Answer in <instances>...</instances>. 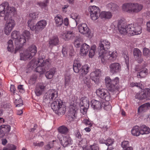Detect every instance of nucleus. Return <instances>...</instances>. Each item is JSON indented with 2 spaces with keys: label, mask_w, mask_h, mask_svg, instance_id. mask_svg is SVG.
I'll list each match as a JSON object with an SVG mask.
<instances>
[{
  "label": "nucleus",
  "mask_w": 150,
  "mask_h": 150,
  "mask_svg": "<svg viewBox=\"0 0 150 150\" xmlns=\"http://www.w3.org/2000/svg\"><path fill=\"white\" fill-rule=\"evenodd\" d=\"M16 12L15 8L10 7L7 2H4L0 5V16L4 17L5 20H8L4 28V32L6 35L10 33L15 25V21L11 18L8 20L9 14L13 13V14H15Z\"/></svg>",
  "instance_id": "nucleus-1"
},
{
  "label": "nucleus",
  "mask_w": 150,
  "mask_h": 150,
  "mask_svg": "<svg viewBox=\"0 0 150 150\" xmlns=\"http://www.w3.org/2000/svg\"><path fill=\"white\" fill-rule=\"evenodd\" d=\"M110 45V42L107 40H101L99 43L98 50L99 57L103 63L107 59L114 61L117 58V53L116 52H112L108 51Z\"/></svg>",
  "instance_id": "nucleus-2"
},
{
  "label": "nucleus",
  "mask_w": 150,
  "mask_h": 150,
  "mask_svg": "<svg viewBox=\"0 0 150 150\" xmlns=\"http://www.w3.org/2000/svg\"><path fill=\"white\" fill-rule=\"evenodd\" d=\"M89 67L87 65H85L81 67V65L79 61L74 60L73 64V70L76 73H79V79L83 78L89 71Z\"/></svg>",
  "instance_id": "nucleus-3"
},
{
  "label": "nucleus",
  "mask_w": 150,
  "mask_h": 150,
  "mask_svg": "<svg viewBox=\"0 0 150 150\" xmlns=\"http://www.w3.org/2000/svg\"><path fill=\"white\" fill-rule=\"evenodd\" d=\"M30 33L29 31L25 30L22 34L19 36V38L15 41L16 47L15 50V53L20 50L26 42V39H28L30 36Z\"/></svg>",
  "instance_id": "nucleus-4"
},
{
  "label": "nucleus",
  "mask_w": 150,
  "mask_h": 150,
  "mask_svg": "<svg viewBox=\"0 0 150 150\" xmlns=\"http://www.w3.org/2000/svg\"><path fill=\"white\" fill-rule=\"evenodd\" d=\"M63 103L62 100L57 98L54 100L51 104V108L59 115H63L66 111V108Z\"/></svg>",
  "instance_id": "nucleus-5"
},
{
  "label": "nucleus",
  "mask_w": 150,
  "mask_h": 150,
  "mask_svg": "<svg viewBox=\"0 0 150 150\" xmlns=\"http://www.w3.org/2000/svg\"><path fill=\"white\" fill-rule=\"evenodd\" d=\"M143 6L137 3H126L122 6L123 10L128 13H137L140 12Z\"/></svg>",
  "instance_id": "nucleus-6"
},
{
  "label": "nucleus",
  "mask_w": 150,
  "mask_h": 150,
  "mask_svg": "<svg viewBox=\"0 0 150 150\" xmlns=\"http://www.w3.org/2000/svg\"><path fill=\"white\" fill-rule=\"evenodd\" d=\"M37 52L36 46L32 45L23 53L20 54V60L24 61L30 60L35 55Z\"/></svg>",
  "instance_id": "nucleus-7"
},
{
  "label": "nucleus",
  "mask_w": 150,
  "mask_h": 150,
  "mask_svg": "<svg viewBox=\"0 0 150 150\" xmlns=\"http://www.w3.org/2000/svg\"><path fill=\"white\" fill-rule=\"evenodd\" d=\"M105 85L109 91H114L116 88V86L119 82V79L118 77H116L112 80L109 76L105 77Z\"/></svg>",
  "instance_id": "nucleus-8"
},
{
  "label": "nucleus",
  "mask_w": 150,
  "mask_h": 150,
  "mask_svg": "<svg viewBox=\"0 0 150 150\" xmlns=\"http://www.w3.org/2000/svg\"><path fill=\"white\" fill-rule=\"evenodd\" d=\"M57 91L54 89L49 90L44 95L43 101V103L45 104L48 105L51 101L57 99Z\"/></svg>",
  "instance_id": "nucleus-9"
},
{
  "label": "nucleus",
  "mask_w": 150,
  "mask_h": 150,
  "mask_svg": "<svg viewBox=\"0 0 150 150\" xmlns=\"http://www.w3.org/2000/svg\"><path fill=\"white\" fill-rule=\"evenodd\" d=\"M96 93L98 96L106 101H109L110 99V93L106 89L99 88L96 90Z\"/></svg>",
  "instance_id": "nucleus-10"
},
{
  "label": "nucleus",
  "mask_w": 150,
  "mask_h": 150,
  "mask_svg": "<svg viewBox=\"0 0 150 150\" xmlns=\"http://www.w3.org/2000/svg\"><path fill=\"white\" fill-rule=\"evenodd\" d=\"M88 10L90 12L91 18L93 20H96L100 17V10L98 7L92 6L89 7Z\"/></svg>",
  "instance_id": "nucleus-11"
},
{
  "label": "nucleus",
  "mask_w": 150,
  "mask_h": 150,
  "mask_svg": "<svg viewBox=\"0 0 150 150\" xmlns=\"http://www.w3.org/2000/svg\"><path fill=\"white\" fill-rule=\"evenodd\" d=\"M87 141L86 139H82L79 142V144L82 146L83 150H99L98 145L97 144H94L90 145L89 146L86 145Z\"/></svg>",
  "instance_id": "nucleus-12"
},
{
  "label": "nucleus",
  "mask_w": 150,
  "mask_h": 150,
  "mask_svg": "<svg viewBox=\"0 0 150 150\" xmlns=\"http://www.w3.org/2000/svg\"><path fill=\"white\" fill-rule=\"evenodd\" d=\"M78 30L81 33L85 35L87 37L90 36L91 33V30L86 24H80L78 26Z\"/></svg>",
  "instance_id": "nucleus-13"
},
{
  "label": "nucleus",
  "mask_w": 150,
  "mask_h": 150,
  "mask_svg": "<svg viewBox=\"0 0 150 150\" xmlns=\"http://www.w3.org/2000/svg\"><path fill=\"white\" fill-rule=\"evenodd\" d=\"M110 71L113 74H115L120 72L121 70L120 64L117 62L111 64L109 66Z\"/></svg>",
  "instance_id": "nucleus-14"
},
{
  "label": "nucleus",
  "mask_w": 150,
  "mask_h": 150,
  "mask_svg": "<svg viewBox=\"0 0 150 150\" xmlns=\"http://www.w3.org/2000/svg\"><path fill=\"white\" fill-rule=\"evenodd\" d=\"M61 144L64 147H68L72 144V141L69 135L63 137L60 140Z\"/></svg>",
  "instance_id": "nucleus-15"
},
{
  "label": "nucleus",
  "mask_w": 150,
  "mask_h": 150,
  "mask_svg": "<svg viewBox=\"0 0 150 150\" xmlns=\"http://www.w3.org/2000/svg\"><path fill=\"white\" fill-rule=\"evenodd\" d=\"M47 24V21L45 20H42L36 24V32L38 33L46 27Z\"/></svg>",
  "instance_id": "nucleus-16"
},
{
  "label": "nucleus",
  "mask_w": 150,
  "mask_h": 150,
  "mask_svg": "<svg viewBox=\"0 0 150 150\" xmlns=\"http://www.w3.org/2000/svg\"><path fill=\"white\" fill-rule=\"evenodd\" d=\"M76 35L74 32L72 30L67 31L62 35V38L65 40H69L74 38Z\"/></svg>",
  "instance_id": "nucleus-17"
},
{
  "label": "nucleus",
  "mask_w": 150,
  "mask_h": 150,
  "mask_svg": "<svg viewBox=\"0 0 150 150\" xmlns=\"http://www.w3.org/2000/svg\"><path fill=\"white\" fill-rule=\"evenodd\" d=\"M37 62V66H44L46 69H49L51 67L50 60L49 59H47L44 61L43 58L41 59L39 57Z\"/></svg>",
  "instance_id": "nucleus-18"
},
{
  "label": "nucleus",
  "mask_w": 150,
  "mask_h": 150,
  "mask_svg": "<svg viewBox=\"0 0 150 150\" xmlns=\"http://www.w3.org/2000/svg\"><path fill=\"white\" fill-rule=\"evenodd\" d=\"M101 75V71L99 69H97L92 72L90 74L91 79L96 82L98 79V77Z\"/></svg>",
  "instance_id": "nucleus-19"
},
{
  "label": "nucleus",
  "mask_w": 150,
  "mask_h": 150,
  "mask_svg": "<svg viewBox=\"0 0 150 150\" xmlns=\"http://www.w3.org/2000/svg\"><path fill=\"white\" fill-rule=\"evenodd\" d=\"M127 26H125L124 24L119 21L118 23V28L120 33L122 34H125L127 33Z\"/></svg>",
  "instance_id": "nucleus-20"
},
{
  "label": "nucleus",
  "mask_w": 150,
  "mask_h": 150,
  "mask_svg": "<svg viewBox=\"0 0 150 150\" xmlns=\"http://www.w3.org/2000/svg\"><path fill=\"white\" fill-rule=\"evenodd\" d=\"M100 17L103 20H107L111 18L112 14L109 11H102L100 13Z\"/></svg>",
  "instance_id": "nucleus-21"
},
{
  "label": "nucleus",
  "mask_w": 150,
  "mask_h": 150,
  "mask_svg": "<svg viewBox=\"0 0 150 150\" xmlns=\"http://www.w3.org/2000/svg\"><path fill=\"white\" fill-rule=\"evenodd\" d=\"M45 86L42 83H40L37 85L35 90V93L38 96L42 94V92L45 89Z\"/></svg>",
  "instance_id": "nucleus-22"
},
{
  "label": "nucleus",
  "mask_w": 150,
  "mask_h": 150,
  "mask_svg": "<svg viewBox=\"0 0 150 150\" xmlns=\"http://www.w3.org/2000/svg\"><path fill=\"white\" fill-rule=\"evenodd\" d=\"M91 107L93 109H99L101 108V104L99 101L93 100L91 102Z\"/></svg>",
  "instance_id": "nucleus-23"
},
{
  "label": "nucleus",
  "mask_w": 150,
  "mask_h": 150,
  "mask_svg": "<svg viewBox=\"0 0 150 150\" xmlns=\"http://www.w3.org/2000/svg\"><path fill=\"white\" fill-rule=\"evenodd\" d=\"M127 33L131 35H136V28L135 25L131 24L127 26Z\"/></svg>",
  "instance_id": "nucleus-24"
},
{
  "label": "nucleus",
  "mask_w": 150,
  "mask_h": 150,
  "mask_svg": "<svg viewBox=\"0 0 150 150\" xmlns=\"http://www.w3.org/2000/svg\"><path fill=\"white\" fill-rule=\"evenodd\" d=\"M136 70L137 71H140V72L138 73L139 74H137V76H139L143 78L145 77L147 74L148 70L145 68H139V69L137 67L136 68Z\"/></svg>",
  "instance_id": "nucleus-25"
},
{
  "label": "nucleus",
  "mask_w": 150,
  "mask_h": 150,
  "mask_svg": "<svg viewBox=\"0 0 150 150\" xmlns=\"http://www.w3.org/2000/svg\"><path fill=\"white\" fill-rule=\"evenodd\" d=\"M59 42L58 38L57 36H54L49 40V44L50 46H56L59 44Z\"/></svg>",
  "instance_id": "nucleus-26"
},
{
  "label": "nucleus",
  "mask_w": 150,
  "mask_h": 150,
  "mask_svg": "<svg viewBox=\"0 0 150 150\" xmlns=\"http://www.w3.org/2000/svg\"><path fill=\"white\" fill-rule=\"evenodd\" d=\"M28 27L32 31L36 32V24L35 20L29 19L27 22Z\"/></svg>",
  "instance_id": "nucleus-27"
},
{
  "label": "nucleus",
  "mask_w": 150,
  "mask_h": 150,
  "mask_svg": "<svg viewBox=\"0 0 150 150\" xmlns=\"http://www.w3.org/2000/svg\"><path fill=\"white\" fill-rule=\"evenodd\" d=\"M89 46L86 43L82 45L80 49V54L82 56L85 55L89 50Z\"/></svg>",
  "instance_id": "nucleus-28"
},
{
  "label": "nucleus",
  "mask_w": 150,
  "mask_h": 150,
  "mask_svg": "<svg viewBox=\"0 0 150 150\" xmlns=\"http://www.w3.org/2000/svg\"><path fill=\"white\" fill-rule=\"evenodd\" d=\"M56 72V69L54 67H52L48 71H47L45 76L47 79H52Z\"/></svg>",
  "instance_id": "nucleus-29"
},
{
  "label": "nucleus",
  "mask_w": 150,
  "mask_h": 150,
  "mask_svg": "<svg viewBox=\"0 0 150 150\" xmlns=\"http://www.w3.org/2000/svg\"><path fill=\"white\" fill-rule=\"evenodd\" d=\"M139 127L141 134H147L150 133V129L145 125H142Z\"/></svg>",
  "instance_id": "nucleus-30"
},
{
  "label": "nucleus",
  "mask_w": 150,
  "mask_h": 150,
  "mask_svg": "<svg viewBox=\"0 0 150 150\" xmlns=\"http://www.w3.org/2000/svg\"><path fill=\"white\" fill-rule=\"evenodd\" d=\"M56 25L57 27L61 26L63 23V20L62 16L58 15L54 18Z\"/></svg>",
  "instance_id": "nucleus-31"
},
{
  "label": "nucleus",
  "mask_w": 150,
  "mask_h": 150,
  "mask_svg": "<svg viewBox=\"0 0 150 150\" xmlns=\"http://www.w3.org/2000/svg\"><path fill=\"white\" fill-rule=\"evenodd\" d=\"M132 135L138 136L141 134L140 127L138 126H135L133 127L131 131Z\"/></svg>",
  "instance_id": "nucleus-32"
},
{
  "label": "nucleus",
  "mask_w": 150,
  "mask_h": 150,
  "mask_svg": "<svg viewBox=\"0 0 150 150\" xmlns=\"http://www.w3.org/2000/svg\"><path fill=\"white\" fill-rule=\"evenodd\" d=\"M150 107V104L148 103L144 104L140 106L138 108V111L139 112H146Z\"/></svg>",
  "instance_id": "nucleus-33"
},
{
  "label": "nucleus",
  "mask_w": 150,
  "mask_h": 150,
  "mask_svg": "<svg viewBox=\"0 0 150 150\" xmlns=\"http://www.w3.org/2000/svg\"><path fill=\"white\" fill-rule=\"evenodd\" d=\"M81 101L80 102V105L84 106L85 107L89 106V101L88 98L86 97H83L81 98Z\"/></svg>",
  "instance_id": "nucleus-34"
},
{
  "label": "nucleus",
  "mask_w": 150,
  "mask_h": 150,
  "mask_svg": "<svg viewBox=\"0 0 150 150\" xmlns=\"http://www.w3.org/2000/svg\"><path fill=\"white\" fill-rule=\"evenodd\" d=\"M58 129L59 132L62 134H66L68 132L67 128L64 125L59 127Z\"/></svg>",
  "instance_id": "nucleus-35"
},
{
  "label": "nucleus",
  "mask_w": 150,
  "mask_h": 150,
  "mask_svg": "<svg viewBox=\"0 0 150 150\" xmlns=\"http://www.w3.org/2000/svg\"><path fill=\"white\" fill-rule=\"evenodd\" d=\"M49 69H46L45 66H38L36 70L37 72L42 74L45 72Z\"/></svg>",
  "instance_id": "nucleus-36"
},
{
  "label": "nucleus",
  "mask_w": 150,
  "mask_h": 150,
  "mask_svg": "<svg viewBox=\"0 0 150 150\" xmlns=\"http://www.w3.org/2000/svg\"><path fill=\"white\" fill-rule=\"evenodd\" d=\"M86 75L83 77L81 79V80L82 79V81L83 83L86 84L88 88H89L90 86L91 81L89 76H86Z\"/></svg>",
  "instance_id": "nucleus-37"
},
{
  "label": "nucleus",
  "mask_w": 150,
  "mask_h": 150,
  "mask_svg": "<svg viewBox=\"0 0 150 150\" xmlns=\"http://www.w3.org/2000/svg\"><path fill=\"white\" fill-rule=\"evenodd\" d=\"M146 96L144 94V90L143 91H142L139 93H137L135 97V98L139 100H142L145 99Z\"/></svg>",
  "instance_id": "nucleus-38"
},
{
  "label": "nucleus",
  "mask_w": 150,
  "mask_h": 150,
  "mask_svg": "<svg viewBox=\"0 0 150 150\" xmlns=\"http://www.w3.org/2000/svg\"><path fill=\"white\" fill-rule=\"evenodd\" d=\"M96 49V46L95 45L91 47L89 52V56L90 57L92 58L94 56Z\"/></svg>",
  "instance_id": "nucleus-39"
},
{
  "label": "nucleus",
  "mask_w": 150,
  "mask_h": 150,
  "mask_svg": "<svg viewBox=\"0 0 150 150\" xmlns=\"http://www.w3.org/2000/svg\"><path fill=\"white\" fill-rule=\"evenodd\" d=\"M107 6L108 8L112 11H114L117 9L118 6L115 4L110 3L107 4Z\"/></svg>",
  "instance_id": "nucleus-40"
},
{
  "label": "nucleus",
  "mask_w": 150,
  "mask_h": 150,
  "mask_svg": "<svg viewBox=\"0 0 150 150\" xmlns=\"http://www.w3.org/2000/svg\"><path fill=\"white\" fill-rule=\"evenodd\" d=\"M125 60V62L128 69L129 67V57L127 53L125 52L122 54Z\"/></svg>",
  "instance_id": "nucleus-41"
},
{
  "label": "nucleus",
  "mask_w": 150,
  "mask_h": 150,
  "mask_svg": "<svg viewBox=\"0 0 150 150\" xmlns=\"http://www.w3.org/2000/svg\"><path fill=\"white\" fill-rule=\"evenodd\" d=\"M133 54L135 58L141 56L142 52L140 50L137 48H134L133 50Z\"/></svg>",
  "instance_id": "nucleus-42"
},
{
  "label": "nucleus",
  "mask_w": 150,
  "mask_h": 150,
  "mask_svg": "<svg viewBox=\"0 0 150 150\" xmlns=\"http://www.w3.org/2000/svg\"><path fill=\"white\" fill-rule=\"evenodd\" d=\"M16 148V146L13 144H8L3 148V150H15Z\"/></svg>",
  "instance_id": "nucleus-43"
},
{
  "label": "nucleus",
  "mask_w": 150,
  "mask_h": 150,
  "mask_svg": "<svg viewBox=\"0 0 150 150\" xmlns=\"http://www.w3.org/2000/svg\"><path fill=\"white\" fill-rule=\"evenodd\" d=\"M8 46L7 49L8 51L11 52L13 51L14 48L13 45V42L12 40H9L8 42Z\"/></svg>",
  "instance_id": "nucleus-44"
},
{
  "label": "nucleus",
  "mask_w": 150,
  "mask_h": 150,
  "mask_svg": "<svg viewBox=\"0 0 150 150\" xmlns=\"http://www.w3.org/2000/svg\"><path fill=\"white\" fill-rule=\"evenodd\" d=\"M37 79V76L35 74L32 75L30 79L28 81V83L30 85H33L34 84Z\"/></svg>",
  "instance_id": "nucleus-45"
},
{
  "label": "nucleus",
  "mask_w": 150,
  "mask_h": 150,
  "mask_svg": "<svg viewBox=\"0 0 150 150\" xmlns=\"http://www.w3.org/2000/svg\"><path fill=\"white\" fill-rule=\"evenodd\" d=\"M19 36V32L16 31H13L11 34V38L15 40L18 39Z\"/></svg>",
  "instance_id": "nucleus-46"
},
{
  "label": "nucleus",
  "mask_w": 150,
  "mask_h": 150,
  "mask_svg": "<svg viewBox=\"0 0 150 150\" xmlns=\"http://www.w3.org/2000/svg\"><path fill=\"white\" fill-rule=\"evenodd\" d=\"M144 94L146 96L145 98L150 100V89L149 88H145L144 89Z\"/></svg>",
  "instance_id": "nucleus-47"
},
{
  "label": "nucleus",
  "mask_w": 150,
  "mask_h": 150,
  "mask_svg": "<svg viewBox=\"0 0 150 150\" xmlns=\"http://www.w3.org/2000/svg\"><path fill=\"white\" fill-rule=\"evenodd\" d=\"M1 128L3 129L1 131H4L6 133L9 132L11 129V127L9 125H4L3 126H1Z\"/></svg>",
  "instance_id": "nucleus-48"
},
{
  "label": "nucleus",
  "mask_w": 150,
  "mask_h": 150,
  "mask_svg": "<svg viewBox=\"0 0 150 150\" xmlns=\"http://www.w3.org/2000/svg\"><path fill=\"white\" fill-rule=\"evenodd\" d=\"M16 107H20L23 105V101L22 99L20 98L19 99H16L15 101Z\"/></svg>",
  "instance_id": "nucleus-49"
},
{
  "label": "nucleus",
  "mask_w": 150,
  "mask_h": 150,
  "mask_svg": "<svg viewBox=\"0 0 150 150\" xmlns=\"http://www.w3.org/2000/svg\"><path fill=\"white\" fill-rule=\"evenodd\" d=\"M114 141L113 139L111 138H109L106 140V142L104 143L108 146V147L111 146L114 142Z\"/></svg>",
  "instance_id": "nucleus-50"
},
{
  "label": "nucleus",
  "mask_w": 150,
  "mask_h": 150,
  "mask_svg": "<svg viewBox=\"0 0 150 150\" xmlns=\"http://www.w3.org/2000/svg\"><path fill=\"white\" fill-rule=\"evenodd\" d=\"M38 13H33L30 14V19H32L35 20L38 17Z\"/></svg>",
  "instance_id": "nucleus-51"
},
{
  "label": "nucleus",
  "mask_w": 150,
  "mask_h": 150,
  "mask_svg": "<svg viewBox=\"0 0 150 150\" xmlns=\"http://www.w3.org/2000/svg\"><path fill=\"white\" fill-rule=\"evenodd\" d=\"M71 17L73 19L75 20L76 24L77 25V23L79 22L80 20V18L77 14L76 13H73L72 14Z\"/></svg>",
  "instance_id": "nucleus-52"
},
{
  "label": "nucleus",
  "mask_w": 150,
  "mask_h": 150,
  "mask_svg": "<svg viewBox=\"0 0 150 150\" xmlns=\"http://www.w3.org/2000/svg\"><path fill=\"white\" fill-rule=\"evenodd\" d=\"M143 54L145 56L148 57H150V50L147 48H144Z\"/></svg>",
  "instance_id": "nucleus-53"
},
{
  "label": "nucleus",
  "mask_w": 150,
  "mask_h": 150,
  "mask_svg": "<svg viewBox=\"0 0 150 150\" xmlns=\"http://www.w3.org/2000/svg\"><path fill=\"white\" fill-rule=\"evenodd\" d=\"M54 141V140H53L51 142H50L48 144L45 145V149L46 150H49L51 148L53 147L54 146L53 142Z\"/></svg>",
  "instance_id": "nucleus-54"
},
{
  "label": "nucleus",
  "mask_w": 150,
  "mask_h": 150,
  "mask_svg": "<svg viewBox=\"0 0 150 150\" xmlns=\"http://www.w3.org/2000/svg\"><path fill=\"white\" fill-rule=\"evenodd\" d=\"M80 105V110L81 112L83 114H85L86 113L87 109L89 107H85L84 106Z\"/></svg>",
  "instance_id": "nucleus-55"
},
{
  "label": "nucleus",
  "mask_w": 150,
  "mask_h": 150,
  "mask_svg": "<svg viewBox=\"0 0 150 150\" xmlns=\"http://www.w3.org/2000/svg\"><path fill=\"white\" fill-rule=\"evenodd\" d=\"M136 28V35L140 34L142 33V28L140 25H139L137 26H136V24H135Z\"/></svg>",
  "instance_id": "nucleus-56"
},
{
  "label": "nucleus",
  "mask_w": 150,
  "mask_h": 150,
  "mask_svg": "<svg viewBox=\"0 0 150 150\" xmlns=\"http://www.w3.org/2000/svg\"><path fill=\"white\" fill-rule=\"evenodd\" d=\"M70 77L69 76H65V87L66 88L68 86L69 83Z\"/></svg>",
  "instance_id": "nucleus-57"
},
{
  "label": "nucleus",
  "mask_w": 150,
  "mask_h": 150,
  "mask_svg": "<svg viewBox=\"0 0 150 150\" xmlns=\"http://www.w3.org/2000/svg\"><path fill=\"white\" fill-rule=\"evenodd\" d=\"M121 146L123 148V149L126 148V147H128L129 142L128 141H125L121 143Z\"/></svg>",
  "instance_id": "nucleus-58"
},
{
  "label": "nucleus",
  "mask_w": 150,
  "mask_h": 150,
  "mask_svg": "<svg viewBox=\"0 0 150 150\" xmlns=\"http://www.w3.org/2000/svg\"><path fill=\"white\" fill-rule=\"evenodd\" d=\"M83 122L86 125H89V127H91L92 125L91 122L87 119H85L84 120Z\"/></svg>",
  "instance_id": "nucleus-59"
},
{
  "label": "nucleus",
  "mask_w": 150,
  "mask_h": 150,
  "mask_svg": "<svg viewBox=\"0 0 150 150\" xmlns=\"http://www.w3.org/2000/svg\"><path fill=\"white\" fill-rule=\"evenodd\" d=\"M137 62L139 64L141 63L144 61V59L143 56H140L139 57L135 58Z\"/></svg>",
  "instance_id": "nucleus-60"
},
{
  "label": "nucleus",
  "mask_w": 150,
  "mask_h": 150,
  "mask_svg": "<svg viewBox=\"0 0 150 150\" xmlns=\"http://www.w3.org/2000/svg\"><path fill=\"white\" fill-rule=\"evenodd\" d=\"M33 145L35 146H42L44 145V143L42 142H34Z\"/></svg>",
  "instance_id": "nucleus-61"
},
{
  "label": "nucleus",
  "mask_w": 150,
  "mask_h": 150,
  "mask_svg": "<svg viewBox=\"0 0 150 150\" xmlns=\"http://www.w3.org/2000/svg\"><path fill=\"white\" fill-rule=\"evenodd\" d=\"M23 85H19L18 86V91L20 92H21V93H23L25 90L23 88Z\"/></svg>",
  "instance_id": "nucleus-62"
},
{
  "label": "nucleus",
  "mask_w": 150,
  "mask_h": 150,
  "mask_svg": "<svg viewBox=\"0 0 150 150\" xmlns=\"http://www.w3.org/2000/svg\"><path fill=\"white\" fill-rule=\"evenodd\" d=\"M62 52L64 56H66L67 55V50L66 47H63Z\"/></svg>",
  "instance_id": "nucleus-63"
},
{
  "label": "nucleus",
  "mask_w": 150,
  "mask_h": 150,
  "mask_svg": "<svg viewBox=\"0 0 150 150\" xmlns=\"http://www.w3.org/2000/svg\"><path fill=\"white\" fill-rule=\"evenodd\" d=\"M144 16L148 19H150V11H147L144 13Z\"/></svg>",
  "instance_id": "nucleus-64"
}]
</instances>
